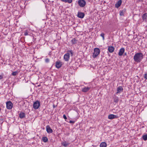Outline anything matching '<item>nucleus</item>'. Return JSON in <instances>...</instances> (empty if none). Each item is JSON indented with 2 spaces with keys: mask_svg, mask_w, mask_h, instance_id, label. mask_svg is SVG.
Here are the masks:
<instances>
[{
  "mask_svg": "<svg viewBox=\"0 0 147 147\" xmlns=\"http://www.w3.org/2000/svg\"><path fill=\"white\" fill-rule=\"evenodd\" d=\"M143 58V55L141 53H137L134 57V61L138 63L140 62Z\"/></svg>",
  "mask_w": 147,
  "mask_h": 147,
  "instance_id": "obj_1",
  "label": "nucleus"
},
{
  "mask_svg": "<svg viewBox=\"0 0 147 147\" xmlns=\"http://www.w3.org/2000/svg\"><path fill=\"white\" fill-rule=\"evenodd\" d=\"M100 50L98 48H96L94 49V52L92 56L94 58H96L99 54L100 53Z\"/></svg>",
  "mask_w": 147,
  "mask_h": 147,
  "instance_id": "obj_2",
  "label": "nucleus"
},
{
  "mask_svg": "<svg viewBox=\"0 0 147 147\" xmlns=\"http://www.w3.org/2000/svg\"><path fill=\"white\" fill-rule=\"evenodd\" d=\"M78 3L80 7H83L85 6L86 2L84 0H79Z\"/></svg>",
  "mask_w": 147,
  "mask_h": 147,
  "instance_id": "obj_3",
  "label": "nucleus"
},
{
  "mask_svg": "<svg viewBox=\"0 0 147 147\" xmlns=\"http://www.w3.org/2000/svg\"><path fill=\"white\" fill-rule=\"evenodd\" d=\"M40 106L39 101L37 100L34 102L33 104V107L35 109H37Z\"/></svg>",
  "mask_w": 147,
  "mask_h": 147,
  "instance_id": "obj_4",
  "label": "nucleus"
},
{
  "mask_svg": "<svg viewBox=\"0 0 147 147\" xmlns=\"http://www.w3.org/2000/svg\"><path fill=\"white\" fill-rule=\"evenodd\" d=\"M6 104L7 109H10L12 108L13 104L10 101L7 102H6Z\"/></svg>",
  "mask_w": 147,
  "mask_h": 147,
  "instance_id": "obj_5",
  "label": "nucleus"
},
{
  "mask_svg": "<svg viewBox=\"0 0 147 147\" xmlns=\"http://www.w3.org/2000/svg\"><path fill=\"white\" fill-rule=\"evenodd\" d=\"M70 55L69 53H67L64 55V59L65 61H68L69 59Z\"/></svg>",
  "mask_w": 147,
  "mask_h": 147,
  "instance_id": "obj_6",
  "label": "nucleus"
},
{
  "mask_svg": "<svg viewBox=\"0 0 147 147\" xmlns=\"http://www.w3.org/2000/svg\"><path fill=\"white\" fill-rule=\"evenodd\" d=\"M62 65V63L60 61H58L56 62L55 66L57 68H59Z\"/></svg>",
  "mask_w": 147,
  "mask_h": 147,
  "instance_id": "obj_7",
  "label": "nucleus"
},
{
  "mask_svg": "<svg viewBox=\"0 0 147 147\" xmlns=\"http://www.w3.org/2000/svg\"><path fill=\"white\" fill-rule=\"evenodd\" d=\"M117 92L116 93V94L119 93L123 91V88L122 86H119L117 88Z\"/></svg>",
  "mask_w": 147,
  "mask_h": 147,
  "instance_id": "obj_8",
  "label": "nucleus"
},
{
  "mask_svg": "<svg viewBox=\"0 0 147 147\" xmlns=\"http://www.w3.org/2000/svg\"><path fill=\"white\" fill-rule=\"evenodd\" d=\"M46 129L47 132L49 134L52 133L53 131L52 129L49 125L46 126Z\"/></svg>",
  "mask_w": 147,
  "mask_h": 147,
  "instance_id": "obj_9",
  "label": "nucleus"
},
{
  "mask_svg": "<svg viewBox=\"0 0 147 147\" xmlns=\"http://www.w3.org/2000/svg\"><path fill=\"white\" fill-rule=\"evenodd\" d=\"M118 117L116 115L113 114H110L108 116V118L109 119L117 118Z\"/></svg>",
  "mask_w": 147,
  "mask_h": 147,
  "instance_id": "obj_10",
  "label": "nucleus"
},
{
  "mask_svg": "<svg viewBox=\"0 0 147 147\" xmlns=\"http://www.w3.org/2000/svg\"><path fill=\"white\" fill-rule=\"evenodd\" d=\"M125 49L123 48H121L119 50L118 55L120 56L122 55Z\"/></svg>",
  "mask_w": 147,
  "mask_h": 147,
  "instance_id": "obj_11",
  "label": "nucleus"
},
{
  "mask_svg": "<svg viewBox=\"0 0 147 147\" xmlns=\"http://www.w3.org/2000/svg\"><path fill=\"white\" fill-rule=\"evenodd\" d=\"M84 16V13L81 12H78V16L81 18H83Z\"/></svg>",
  "mask_w": 147,
  "mask_h": 147,
  "instance_id": "obj_12",
  "label": "nucleus"
},
{
  "mask_svg": "<svg viewBox=\"0 0 147 147\" xmlns=\"http://www.w3.org/2000/svg\"><path fill=\"white\" fill-rule=\"evenodd\" d=\"M121 0H119L115 4V7L118 8L121 5Z\"/></svg>",
  "mask_w": 147,
  "mask_h": 147,
  "instance_id": "obj_13",
  "label": "nucleus"
},
{
  "mask_svg": "<svg viewBox=\"0 0 147 147\" xmlns=\"http://www.w3.org/2000/svg\"><path fill=\"white\" fill-rule=\"evenodd\" d=\"M90 87H85L84 88L82 89V91L84 92H88L90 89Z\"/></svg>",
  "mask_w": 147,
  "mask_h": 147,
  "instance_id": "obj_14",
  "label": "nucleus"
},
{
  "mask_svg": "<svg viewBox=\"0 0 147 147\" xmlns=\"http://www.w3.org/2000/svg\"><path fill=\"white\" fill-rule=\"evenodd\" d=\"M114 48L113 46H109L108 50L110 53H112L114 51Z\"/></svg>",
  "mask_w": 147,
  "mask_h": 147,
  "instance_id": "obj_15",
  "label": "nucleus"
},
{
  "mask_svg": "<svg viewBox=\"0 0 147 147\" xmlns=\"http://www.w3.org/2000/svg\"><path fill=\"white\" fill-rule=\"evenodd\" d=\"M126 12V9H123L122 10L119 11V15L121 16H123Z\"/></svg>",
  "mask_w": 147,
  "mask_h": 147,
  "instance_id": "obj_16",
  "label": "nucleus"
},
{
  "mask_svg": "<svg viewBox=\"0 0 147 147\" xmlns=\"http://www.w3.org/2000/svg\"><path fill=\"white\" fill-rule=\"evenodd\" d=\"M147 18V13L144 14L142 16V19L143 20L146 21Z\"/></svg>",
  "mask_w": 147,
  "mask_h": 147,
  "instance_id": "obj_17",
  "label": "nucleus"
},
{
  "mask_svg": "<svg viewBox=\"0 0 147 147\" xmlns=\"http://www.w3.org/2000/svg\"><path fill=\"white\" fill-rule=\"evenodd\" d=\"M114 102L116 103H117L119 101V98L117 96H115L114 97Z\"/></svg>",
  "mask_w": 147,
  "mask_h": 147,
  "instance_id": "obj_18",
  "label": "nucleus"
},
{
  "mask_svg": "<svg viewBox=\"0 0 147 147\" xmlns=\"http://www.w3.org/2000/svg\"><path fill=\"white\" fill-rule=\"evenodd\" d=\"M100 147H106L107 144L105 142H102L100 143Z\"/></svg>",
  "mask_w": 147,
  "mask_h": 147,
  "instance_id": "obj_19",
  "label": "nucleus"
},
{
  "mask_svg": "<svg viewBox=\"0 0 147 147\" xmlns=\"http://www.w3.org/2000/svg\"><path fill=\"white\" fill-rule=\"evenodd\" d=\"M19 117L20 118L22 119L25 117V114L24 113L21 112L20 115Z\"/></svg>",
  "mask_w": 147,
  "mask_h": 147,
  "instance_id": "obj_20",
  "label": "nucleus"
},
{
  "mask_svg": "<svg viewBox=\"0 0 147 147\" xmlns=\"http://www.w3.org/2000/svg\"><path fill=\"white\" fill-rule=\"evenodd\" d=\"M42 140L45 142H47L48 141V139L47 137H43L42 138Z\"/></svg>",
  "mask_w": 147,
  "mask_h": 147,
  "instance_id": "obj_21",
  "label": "nucleus"
},
{
  "mask_svg": "<svg viewBox=\"0 0 147 147\" xmlns=\"http://www.w3.org/2000/svg\"><path fill=\"white\" fill-rule=\"evenodd\" d=\"M77 40L76 38H74L71 40V42L73 44H75L77 43Z\"/></svg>",
  "mask_w": 147,
  "mask_h": 147,
  "instance_id": "obj_22",
  "label": "nucleus"
},
{
  "mask_svg": "<svg viewBox=\"0 0 147 147\" xmlns=\"http://www.w3.org/2000/svg\"><path fill=\"white\" fill-rule=\"evenodd\" d=\"M62 144L64 146L66 147L68 146L69 144L66 142H65L62 143Z\"/></svg>",
  "mask_w": 147,
  "mask_h": 147,
  "instance_id": "obj_23",
  "label": "nucleus"
},
{
  "mask_svg": "<svg viewBox=\"0 0 147 147\" xmlns=\"http://www.w3.org/2000/svg\"><path fill=\"white\" fill-rule=\"evenodd\" d=\"M143 139L145 141L147 140V134L144 135L142 136Z\"/></svg>",
  "mask_w": 147,
  "mask_h": 147,
  "instance_id": "obj_24",
  "label": "nucleus"
},
{
  "mask_svg": "<svg viewBox=\"0 0 147 147\" xmlns=\"http://www.w3.org/2000/svg\"><path fill=\"white\" fill-rule=\"evenodd\" d=\"M18 71H16L13 72L12 74V75L13 76H15L18 74Z\"/></svg>",
  "mask_w": 147,
  "mask_h": 147,
  "instance_id": "obj_25",
  "label": "nucleus"
},
{
  "mask_svg": "<svg viewBox=\"0 0 147 147\" xmlns=\"http://www.w3.org/2000/svg\"><path fill=\"white\" fill-rule=\"evenodd\" d=\"M104 35L105 34L104 33H102L100 34V36L102 37L103 39L104 40Z\"/></svg>",
  "mask_w": 147,
  "mask_h": 147,
  "instance_id": "obj_26",
  "label": "nucleus"
},
{
  "mask_svg": "<svg viewBox=\"0 0 147 147\" xmlns=\"http://www.w3.org/2000/svg\"><path fill=\"white\" fill-rule=\"evenodd\" d=\"M45 61L46 63H48L49 61V59H48V58H46L45 59Z\"/></svg>",
  "mask_w": 147,
  "mask_h": 147,
  "instance_id": "obj_27",
  "label": "nucleus"
},
{
  "mask_svg": "<svg viewBox=\"0 0 147 147\" xmlns=\"http://www.w3.org/2000/svg\"><path fill=\"white\" fill-rule=\"evenodd\" d=\"M28 35V32L27 31H25L24 32V35L25 36H27Z\"/></svg>",
  "mask_w": 147,
  "mask_h": 147,
  "instance_id": "obj_28",
  "label": "nucleus"
},
{
  "mask_svg": "<svg viewBox=\"0 0 147 147\" xmlns=\"http://www.w3.org/2000/svg\"><path fill=\"white\" fill-rule=\"evenodd\" d=\"M69 52H70V54L71 55V56H72L73 55V54L74 53L71 50L69 51Z\"/></svg>",
  "mask_w": 147,
  "mask_h": 147,
  "instance_id": "obj_29",
  "label": "nucleus"
},
{
  "mask_svg": "<svg viewBox=\"0 0 147 147\" xmlns=\"http://www.w3.org/2000/svg\"><path fill=\"white\" fill-rule=\"evenodd\" d=\"M63 118L65 119H67V117H66V115H63Z\"/></svg>",
  "mask_w": 147,
  "mask_h": 147,
  "instance_id": "obj_30",
  "label": "nucleus"
},
{
  "mask_svg": "<svg viewBox=\"0 0 147 147\" xmlns=\"http://www.w3.org/2000/svg\"><path fill=\"white\" fill-rule=\"evenodd\" d=\"M144 78L146 79H147V73L145 74Z\"/></svg>",
  "mask_w": 147,
  "mask_h": 147,
  "instance_id": "obj_31",
  "label": "nucleus"
},
{
  "mask_svg": "<svg viewBox=\"0 0 147 147\" xmlns=\"http://www.w3.org/2000/svg\"><path fill=\"white\" fill-rule=\"evenodd\" d=\"M74 122H75L74 121H70L69 122V123H74Z\"/></svg>",
  "mask_w": 147,
  "mask_h": 147,
  "instance_id": "obj_32",
  "label": "nucleus"
},
{
  "mask_svg": "<svg viewBox=\"0 0 147 147\" xmlns=\"http://www.w3.org/2000/svg\"><path fill=\"white\" fill-rule=\"evenodd\" d=\"M3 78V77L2 76L0 75V80H1Z\"/></svg>",
  "mask_w": 147,
  "mask_h": 147,
  "instance_id": "obj_33",
  "label": "nucleus"
},
{
  "mask_svg": "<svg viewBox=\"0 0 147 147\" xmlns=\"http://www.w3.org/2000/svg\"><path fill=\"white\" fill-rule=\"evenodd\" d=\"M139 1L142 2L144 0H138Z\"/></svg>",
  "mask_w": 147,
  "mask_h": 147,
  "instance_id": "obj_34",
  "label": "nucleus"
},
{
  "mask_svg": "<svg viewBox=\"0 0 147 147\" xmlns=\"http://www.w3.org/2000/svg\"><path fill=\"white\" fill-rule=\"evenodd\" d=\"M124 55H127V53H124Z\"/></svg>",
  "mask_w": 147,
  "mask_h": 147,
  "instance_id": "obj_35",
  "label": "nucleus"
},
{
  "mask_svg": "<svg viewBox=\"0 0 147 147\" xmlns=\"http://www.w3.org/2000/svg\"><path fill=\"white\" fill-rule=\"evenodd\" d=\"M55 107V106L54 105H53V108H54Z\"/></svg>",
  "mask_w": 147,
  "mask_h": 147,
  "instance_id": "obj_36",
  "label": "nucleus"
}]
</instances>
